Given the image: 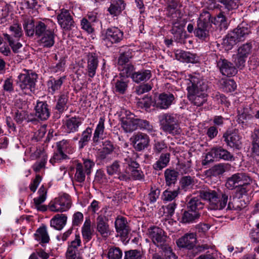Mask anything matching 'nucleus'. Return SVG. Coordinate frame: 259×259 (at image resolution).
Returning <instances> with one entry per match:
<instances>
[{
  "instance_id": "f257e3e1",
  "label": "nucleus",
  "mask_w": 259,
  "mask_h": 259,
  "mask_svg": "<svg viewBox=\"0 0 259 259\" xmlns=\"http://www.w3.org/2000/svg\"><path fill=\"white\" fill-rule=\"evenodd\" d=\"M198 193L200 198H192L187 203V208L200 212V210L203 208L204 205L200 199L202 198L207 201L209 209L220 210L226 206L228 201L229 194L226 192H222L219 190L204 188L199 190Z\"/></svg>"
},
{
  "instance_id": "f03ea898",
  "label": "nucleus",
  "mask_w": 259,
  "mask_h": 259,
  "mask_svg": "<svg viewBox=\"0 0 259 259\" xmlns=\"http://www.w3.org/2000/svg\"><path fill=\"white\" fill-rule=\"evenodd\" d=\"M187 80V98L193 105H202L207 100L206 82L197 75H189Z\"/></svg>"
},
{
  "instance_id": "7ed1b4c3",
  "label": "nucleus",
  "mask_w": 259,
  "mask_h": 259,
  "mask_svg": "<svg viewBox=\"0 0 259 259\" xmlns=\"http://www.w3.org/2000/svg\"><path fill=\"white\" fill-rule=\"evenodd\" d=\"M56 25L51 20L38 21L35 24V35L40 37V45L51 48L55 44Z\"/></svg>"
},
{
  "instance_id": "20e7f679",
  "label": "nucleus",
  "mask_w": 259,
  "mask_h": 259,
  "mask_svg": "<svg viewBox=\"0 0 259 259\" xmlns=\"http://www.w3.org/2000/svg\"><path fill=\"white\" fill-rule=\"evenodd\" d=\"M37 74L31 70L24 69L18 76L17 84L25 92L34 90Z\"/></svg>"
},
{
  "instance_id": "39448f33",
  "label": "nucleus",
  "mask_w": 259,
  "mask_h": 259,
  "mask_svg": "<svg viewBox=\"0 0 259 259\" xmlns=\"http://www.w3.org/2000/svg\"><path fill=\"white\" fill-rule=\"evenodd\" d=\"M161 129L165 133L171 135L180 133L179 121L177 115L165 113L159 117Z\"/></svg>"
},
{
  "instance_id": "423d86ee",
  "label": "nucleus",
  "mask_w": 259,
  "mask_h": 259,
  "mask_svg": "<svg viewBox=\"0 0 259 259\" xmlns=\"http://www.w3.org/2000/svg\"><path fill=\"white\" fill-rule=\"evenodd\" d=\"M71 206L70 197L67 194L60 195L51 200L48 204L49 209L53 212H63Z\"/></svg>"
},
{
  "instance_id": "0eeeda50",
  "label": "nucleus",
  "mask_w": 259,
  "mask_h": 259,
  "mask_svg": "<svg viewBox=\"0 0 259 259\" xmlns=\"http://www.w3.org/2000/svg\"><path fill=\"white\" fill-rule=\"evenodd\" d=\"M123 37V32L116 27L108 28L101 35L102 42L107 47H110L113 44L120 42Z\"/></svg>"
},
{
  "instance_id": "6e6552de",
  "label": "nucleus",
  "mask_w": 259,
  "mask_h": 259,
  "mask_svg": "<svg viewBox=\"0 0 259 259\" xmlns=\"http://www.w3.org/2000/svg\"><path fill=\"white\" fill-rule=\"evenodd\" d=\"M211 15L207 11L202 13L197 22V28L195 31L197 37L205 40L209 36L208 27L210 22Z\"/></svg>"
},
{
  "instance_id": "1a4fd4ad",
  "label": "nucleus",
  "mask_w": 259,
  "mask_h": 259,
  "mask_svg": "<svg viewBox=\"0 0 259 259\" xmlns=\"http://www.w3.org/2000/svg\"><path fill=\"white\" fill-rule=\"evenodd\" d=\"M149 238L153 244L159 248L161 249L168 245L167 236L165 232L160 228L152 227L148 229Z\"/></svg>"
},
{
  "instance_id": "9d476101",
  "label": "nucleus",
  "mask_w": 259,
  "mask_h": 259,
  "mask_svg": "<svg viewBox=\"0 0 259 259\" xmlns=\"http://www.w3.org/2000/svg\"><path fill=\"white\" fill-rule=\"evenodd\" d=\"M252 180L244 173H237L233 175L227 180L226 187L229 190H234L244 184H250Z\"/></svg>"
},
{
  "instance_id": "9b49d317",
  "label": "nucleus",
  "mask_w": 259,
  "mask_h": 259,
  "mask_svg": "<svg viewBox=\"0 0 259 259\" xmlns=\"http://www.w3.org/2000/svg\"><path fill=\"white\" fill-rule=\"evenodd\" d=\"M130 141L136 151H142L149 146L150 138L146 134L138 132L133 134Z\"/></svg>"
},
{
  "instance_id": "f8f14e48",
  "label": "nucleus",
  "mask_w": 259,
  "mask_h": 259,
  "mask_svg": "<svg viewBox=\"0 0 259 259\" xmlns=\"http://www.w3.org/2000/svg\"><path fill=\"white\" fill-rule=\"evenodd\" d=\"M57 20L60 27L65 31L71 30L75 27L73 16L67 10L62 9L57 15Z\"/></svg>"
},
{
  "instance_id": "ddd939ff",
  "label": "nucleus",
  "mask_w": 259,
  "mask_h": 259,
  "mask_svg": "<svg viewBox=\"0 0 259 259\" xmlns=\"http://www.w3.org/2000/svg\"><path fill=\"white\" fill-rule=\"evenodd\" d=\"M196 242V235L194 233H186L176 241V244L179 248L193 251H194Z\"/></svg>"
},
{
  "instance_id": "4468645a",
  "label": "nucleus",
  "mask_w": 259,
  "mask_h": 259,
  "mask_svg": "<svg viewBox=\"0 0 259 259\" xmlns=\"http://www.w3.org/2000/svg\"><path fill=\"white\" fill-rule=\"evenodd\" d=\"M224 141L231 148L240 149L241 147V136L237 130L227 131L223 136Z\"/></svg>"
},
{
  "instance_id": "2eb2a0df",
  "label": "nucleus",
  "mask_w": 259,
  "mask_h": 259,
  "mask_svg": "<svg viewBox=\"0 0 259 259\" xmlns=\"http://www.w3.org/2000/svg\"><path fill=\"white\" fill-rule=\"evenodd\" d=\"M217 67L223 75L234 76L237 73L236 67L224 58H220L217 61Z\"/></svg>"
},
{
  "instance_id": "dca6fc26",
  "label": "nucleus",
  "mask_w": 259,
  "mask_h": 259,
  "mask_svg": "<svg viewBox=\"0 0 259 259\" xmlns=\"http://www.w3.org/2000/svg\"><path fill=\"white\" fill-rule=\"evenodd\" d=\"M120 121L121 127L125 133H132L137 129V118L131 112H126Z\"/></svg>"
},
{
  "instance_id": "f3484780",
  "label": "nucleus",
  "mask_w": 259,
  "mask_h": 259,
  "mask_svg": "<svg viewBox=\"0 0 259 259\" xmlns=\"http://www.w3.org/2000/svg\"><path fill=\"white\" fill-rule=\"evenodd\" d=\"M175 98V95L169 92L161 93L155 101V106L161 109H167L172 105Z\"/></svg>"
},
{
  "instance_id": "a211bd4d",
  "label": "nucleus",
  "mask_w": 259,
  "mask_h": 259,
  "mask_svg": "<svg viewBox=\"0 0 259 259\" xmlns=\"http://www.w3.org/2000/svg\"><path fill=\"white\" fill-rule=\"evenodd\" d=\"M96 231L103 238H107L110 235L108 219L100 215L96 219Z\"/></svg>"
},
{
  "instance_id": "6ab92c4d",
  "label": "nucleus",
  "mask_w": 259,
  "mask_h": 259,
  "mask_svg": "<svg viewBox=\"0 0 259 259\" xmlns=\"http://www.w3.org/2000/svg\"><path fill=\"white\" fill-rule=\"evenodd\" d=\"M207 155H209L213 158L222 159L228 161H232L234 159L233 154L220 146H215L211 148Z\"/></svg>"
},
{
  "instance_id": "aec40b11",
  "label": "nucleus",
  "mask_w": 259,
  "mask_h": 259,
  "mask_svg": "<svg viewBox=\"0 0 259 259\" xmlns=\"http://www.w3.org/2000/svg\"><path fill=\"white\" fill-rule=\"evenodd\" d=\"M115 227L118 235L121 237H126L130 232V228L128 225L126 219L118 216L115 221Z\"/></svg>"
},
{
  "instance_id": "412c9836",
  "label": "nucleus",
  "mask_w": 259,
  "mask_h": 259,
  "mask_svg": "<svg viewBox=\"0 0 259 259\" xmlns=\"http://www.w3.org/2000/svg\"><path fill=\"white\" fill-rule=\"evenodd\" d=\"M38 196L33 199V206L38 211L45 212L48 208V205L42 204L47 198V190L41 186L38 191Z\"/></svg>"
},
{
  "instance_id": "4be33fe9",
  "label": "nucleus",
  "mask_w": 259,
  "mask_h": 259,
  "mask_svg": "<svg viewBox=\"0 0 259 259\" xmlns=\"http://www.w3.org/2000/svg\"><path fill=\"white\" fill-rule=\"evenodd\" d=\"M87 66L86 70L90 77H94L96 73L99 61L98 57L95 53H89L87 57Z\"/></svg>"
},
{
  "instance_id": "5701e85b",
  "label": "nucleus",
  "mask_w": 259,
  "mask_h": 259,
  "mask_svg": "<svg viewBox=\"0 0 259 259\" xmlns=\"http://www.w3.org/2000/svg\"><path fill=\"white\" fill-rule=\"evenodd\" d=\"M35 115L41 120H46L50 116V110L46 102L37 101L35 106Z\"/></svg>"
},
{
  "instance_id": "b1692460",
  "label": "nucleus",
  "mask_w": 259,
  "mask_h": 259,
  "mask_svg": "<svg viewBox=\"0 0 259 259\" xmlns=\"http://www.w3.org/2000/svg\"><path fill=\"white\" fill-rule=\"evenodd\" d=\"M125 5L123 0H111L107 11L112 16H118L124 10Z\"/></svg>"
},
{
  "instance_id": "393cba45",
  "label": "nucleus",
  "mask_w": 259,
  "mask_h": 259,
  "mask_svg": "<svg viewBox=\"0 0 259 259\" xmlns=\"http://www.w3.org/2000/svg\"><path fill=\"white\" fill-rule=\"evenodd\" d=\"M123 160L128 166L132 168H139L140 164L136 161L138 154L134 150L125 151L122 153Z\"/></svg>"
},
{
  "instance_id": "a878e982",
  "label": "nucleus",
  "mask_w": 259,
  "mask_h": 259,
  "mask_svg": "<svg viewBox=\"0 0 259 259\" xmlns=\"http://www.w3.org/2000/svg\"><path fill=\"white\" fill-rule=\"evenodd\" d=\"M200 212L194 211L189 208L184 210L180 220L183 224H191L196 222L200 217Z\"/></svg>"
},
{
  "instance_id": "bb28decb",
  "label": "nucleus",
  "mask_w": 259,
  "mask_h": 259,
  "mask_svg": "<svg viewBox=\"0 0 259 259\" xmlns=\"http://www.w3.org/2000/svg\"><path fill=\"white\" fill-rule=\"evenodd\" d=\"M82 124L80 118L72 117L65 121V128L68 133L78 132L79 126Z\"/></svg>"
},
{
  "instance_id": "cd10ccee",
  "label": "nucleus",
  "mask_w": 259,
  "mask_h": 259,
  "mask_svg": "<svg viewBox=\"0 0 259 259\" xmlns=\"http://www.w3.org/2000/svg\"><path fill=\"white\" fill-rule=\"evenodd\" d=\"M176 56L178 60L186 63H194L198 60V57L195 54L182 50H177Z\"/></svg>"
},
{
  "instance_id": "c85d7f7f",
  "label": "nucleus",
  "mask_w": 259,
  "mask_h": 259,
  "mask_svg": "<svg viewBox=\"0 0 259 259\" xmlns=\"http://www.w3.org/2000/svg\"><path fill=\"white\" fill-rule=\"evenodd\" d=\"M67 217L65 214H57L50 221L51 226L54 229L61 230L66 225Z\"/></svg>"
},
{
  "instance_id": "c756f323",
  "label": "nucleus",
  "mask_w": 259,
  "mask_h": 259,
  "mask_svg": "<svg viewBox=\"0 0 259 259\" xmlns=\"http://www.w3.org/2000/svg\"><path fill=\"white\" fill-rule=\"evenodd\" d=\"M119 52L120 55L118 59V64L120 66H123L128 63L133 57L132 50L127 47H121Z\"/></svg>"
},
{
  "instance_id": "7c9ffc66",
  "label": "nucleus",
  "mask_w": 259,
  "mask_h": 259,
  "mask_svg": "<svg viewBox=\"0 0 259 259\" xmlns=\"http://www.w3.org/2000/svg\"><path fill=\"white\" fill-rule=\"evenodd\" d=\"M152 76L151 71L150 70L142 69L135 72L132 75V79L136 83L146 82Z\"/></svg>"
},
{
  "instance_id": "2f4dec72",
  "label": "nucleus",
  "mask_w": 259,
  "mask_h": 259,
  "mask_svg": "<svg viewBox=\"0 0 259 259\" xmlns=\"http://www.w3.org/2000/svg\"><path fill=\"white\" fill-rule=\"evenodd\" d=\"M69 100L68 93H61L58 97L55 109L59 113H62L68 108L67 103Z\"/></svg>"
},
{
  "instance_id": "473e14b6",
  "label": "nucleus",
  "mask_w": 259,
  "mask_h": 259,
  "mask_svg": "<svg viewBox=\"0 0 259 259\" xmlns=\"http://www.w3.org/2000/svg\"><path fill=\"white\" fill-rule=\"evenodd\" d=\"M65 78V76L60 77L58 79L51 77L47 82L49 93L53 95L56 92L58 91L61 89Z\"/></svg>"
},
{
  "instance_id": "72a5a7b5",
  "label": "nucleus",
  "mask_w": 259,
  "mask_h": 259,
  "mask_svg": "<svg viewBox=\"0 0 259 259\" xmlns=\"http://www.w3.org/2000/svg\"><path fill=\"white\" fill-rule=\"evenodd\" d=\"M236 37L239 41L244 40L246 37L251 33L250 27L243 24H239L237 28L233 30Z\"/></svg>"
},
{
  "instance_id": "f704fd0d",
  "label": "nucleus",
  "mask_w": 259,
  "mask_h": 259,
  "mask_svg": "<svg viewBox=\"0 0 259 259\" xmlns=\"http://www.w3.org/2000/svg\"><path fill=\"white\" fill-rule=\"evenodd\" d=\"M34 236L35 239L41 244L49 243L50 241V237L45 226L38 228L34 234Z\"/></svg>"
},
{
  "instance_id": "c9c22d12",
  "label": "nucleus",
  "mask_w": 259,
  "mask_h": 259,
  "mask_svg": "<svg viewBox=\"0 0 259 259\" xmlns=\"http://www.w3.org/2000/svg\"><path fill=\"white\" fill-rule=\"evenodd\" d=\"M210 21L220 30H226L228 28V23L227 19L224 15V12H220L216 17L210 19Z\"/></svg>"
},
{
  "instance_id": "e433bc0d",
  "label": "nucleus",
  "mask_w": 259,
  "mask_h": 259,
  "mask_svg": "<svg viewBox=\"0 0 259 259\" xmlns=\"http://www.w3.org/2000/svg\"><path fill=\"white\" fill-rule=\"evenodd\" d=\"M105 117H101L99 119L98 124H97L95 131L94 132L93 137V145H96L99 142L100 136L103 134L105 126Z\"/></svg>"
},
{
  "instance_id": "4c0bfd02",
  "label": "nucleus",
  "mask_w": 259,
  "mask_h": 259,
  "mask_svg": "<svg viewBox=\"0 0 259 259\" xmlns=\"http://www.w3.org/2000/svg\"><path fill=\"white\" fill-rule=\"evenodd\" d=\"M251 151L253 154L259 156V126L253 129L251 135Z\"/></svg>"
},
{
  "instance_id": "58836bf2",
  "label": "nucleus",
  "mask_w": 259,
  "mask_h": 259,
  "mask_svg": "<svg viewBox=\"0 0 259 259\" xmlns=\"http://www.w3.org/2000/svg\"><path fill=\"white\" fill-rule=\"evenodd\" d=\"M92 135V129L90 127H88L83 131L81 134L80 138L78 141L79 149H83L87 146L91 140Z\"/></svg>"
},
{
  "instance_id": "ea45409f",
  "label": "nucleus",
  "mask_w": 259,
  "mask_h": 259,
  "mask_svg": "<svg viewBox=\"0 0 259 259\" xmlns=\"http://www.w3.org/2000/svg\"><path fill=\"white\" fill-rule=\"evenodd\" d=\"M170 160V154L169 153H162L160 156L159 159L153 165L155 170H161L165 167Z\"/></svg>"
},
{
  "instance_id": "a19ab883",
  "label": "nucleus",
  "mask_w": 259,
  "mask_h": 259,
  "mask_svg": "<svg viewBox=\"0 0 259 259\" xmlns=\"http://www.w3.org/2000/svg\"><path fill=\"white\" fill-rule=\"evenodd\" d=\"M164 174L166 185L170 186L176 183L179 175L178 171L167 168L164 171Z\"/></svg>"
},
{
  "instance_id": "79ce46f5",
  "label": "nucleus",
  "mask_w": 259,
  "mask_h": 259,
  "mask_svg": "<svg viewBox=\"0 0 259 259\" xmlns=\"http://www.w3.org/2000/svg\"><path fill=\"white\" fill-rule=\"evenodd\" d=\"M245 206L244 201L239 199L231 198L230 196L229 201L226 208L227 210H240Z\"/></svg>"
},
{
  "instance_id": "37998d69",
  "label": "nucleus",
  "mask_w": 259,
  "mask_h": 259,
  "mask_svg": "<svg viewBox=\"0 0 259 259\" xmlns=\"http://www.w3.org/2000/svg\"><path fill=\"white\" fill-rule=\"evenodd\" d=\"M23 25L27 35L32 36L34 33L35 34V25L32 18L24 19Z\"/></svg>"
},
{
  "instance_id": "c03bdc74",
  "label": "nucleus",
  "mask_w": 259,
  "mask_h": 259,
  "mask_svg": "<svg viewBox=\"0 0 259 259\" xmlns=\"http://www.w3.org/2000/svg\"><path fill=\"white\" fill-rule=\"evenodd\" d=\"M195 184V177L190 176L182 177L180 181V187L185 191L192 188Z\"/></svg>"
},
{
  "instance_id": "a18cd8bd",
  "label": "nucleus",
  "mask_w": 259,
  "mask_h": 259,
  "mask_svg": "<svg viewBox=\"0 0 259 259\" xmlns=\"http://www.w3.org/2000/svg\"><path fill=\"white\" fill-rule=\"evenodd\" d=\"M218 2L222 4L221 7L226 12L233 11L239 6L238 0H218Z\"/></svg>"
},
{
  "instance_id": "49530a36",
  "label": "nucleus",
  "mask_w": 259,
  "mask_h": 259,
  "mask_svg": "<svg viewBox=\"0 0 259 259\" xmlns=\"http://www.w3.org/2000/svg\"><path fill=\"white\" fill-rule=\"evenodd\" d=\"M128 80L125 78L117 79L115 82V91L120 94H124L128 88Z\"/></svg>"
},
{
  "instance_id": "de8ad7c7",
  "label": "nucleus",
  "mask_w": 259,
  "mask_h": 259,
  "mask_svg": "<svg viewBox=\"0 0 259 259\" xmlns=\"http://www.w3.org/2000/svg\"><path fill=\"white\" fill-rule=\"evenodd\" d=\"M238 42L239 41L233 31L228 33L223 39V45L228 50H231Z\"/></svg>"
},
{
  "instance_id": "09e8293b",
  "label": "nucleus",
  "mask_w": 259,
  "mask_h": 259,
  "mask_svg": "<svg viewBox=\"0 0 259 259\" xmlns=\"http://www.w3.org/2000/svg\"><path fill=\"white\" fill-rule=\"evenodd\" d=\"M81 233L83 239L87 241L91 240L93 231L91 230V221L89 219H86L81 229Z\"/></svg>"
},
{
  "instance_id": "8fccbe9b",
  "label": "nucleus",
  "mask_w": 259,
  "mask_h": 259,
  "mask_svg": "<svg viewBox=\"0 0 259 259\" xmlns=\"http://www.w3.org/2000/svg\"><path fill=\"white\" fill-rule=\"evenodd\" d=\"M4 39L8 41L9 45L15 53H18L20 52V50L22 47V45L20 42H17L18 40L14 39V38L11 36L10 34L5 33L4 34Z\"/></svg>"
},
{
  "instance_id": "3c124183",
  "label": "nucleus",
  "mask_w": 259,
  "mask_h": 259,
  "mask_svg": "<svg viewBox=\"0 0 259 259\" xmlns=\"http://www.w3.org/2000/svg\"><path fill=\"white\" fill-rule=\"evenodd\" d=\"M251 110L248 107H240L238 109V120L239 122L243 123L244 120H249L253 118L250 113Z\"/></svg>"
},
{
  "instance_id": "603ef678",
  "label": "nucleus",
  "mask_w": 259,
  "mask_h": 259,
  "mask_svg": "<svg viewBox=\"0 0 259 259\" xmlns=\"http://www.w3.org/2000/svg\"><path fill=\"white\" fill-rule=\"evenodd\" d=\"M87 173L83 169V166L81 163H78L75 167V180L78 183H82L85 181Z\"/></svg>"
},
{
  "instance_id": "864d4df0",
  "label": "nucleus",
  "mask_w": 259,
  "mask_h": 259,
  "mask_svg": "<svg viewBox=\"0 0 259 259\" xmlns=\"http://www.w3.org/2000/svg\"><path fill=\"white\" fill-rule=\"evenodd\" d=\"M103 150L101 152L100 157L101 159L106 158L107 155L112 153L115 149L113 144L109 140H105L103 142Z\"/></svg>"
},
{
  "instance_id": "5fc2aeb1",
  "label": "nucleus",
  "mask_w": 259,
  "mask_h": 259,
  "mask_svg": "<svg viewBox=\"0 0 259 259\" xmlns=\"http://www.w3.org/2000/svg\"><path fill=\"white\" fill-rule=\"evenodd\" d=\"M139 127L141 130L146 131L151 135H154L155 132L153 126L149 122V121L137 118V127Z\"/></svg>"
},
{
  "instance_id": "6e6d98bb",
  "label": "nucleus",
  "mask_w": 259,
  "mask_h": 259,
  "mask_svg": "<svg viewBox=\"0 0 259 259\" xmlns=\"http://www.w3.org/2000/svg\"><path fill=\"white\" fill-rule=\"evenodd\" d=\"M221 84L223 91L226 92H233L237 87L236 82L232 79H222Z\"/></svg>"
},
{
  "instance_id": "4d7b16f0",
  "label": "nucleus",
  "mask_w": 259,
  "mask_h": 259,
  "mask_svg": "<svg viewBox=\"0 0 259 259\" xmlns=\"http://www.w3.org/2000/svg\"><path fill=\"white\" fill-rule=\"evenodd\" d=\"M9 30L12 34L10 35L14 39L18 40L23 35V31L21 25L15 23L10 26Z\"/></svg>"
},
{
  "instance_id": "13d9d810",
  "label": "nucleus",
  "mask_w": 259,
  "mask_h": 259,
  "mask_svg": "<svg viewBox=\"0 0 259 259\" xmlns=\"http://www.w3.org/2000/svg\"><path fill=\"white\" fill-rule=\"evenodd\" d=\"M57 149L58 151H62V152L71 153L73 152L70 141L67 140H62L57 143Z\"/></svg>"
},
{
  "instance_id": "bf43d9fd",
  "label": "nucleus",
  "mask_w": 259,
  "mask_h": 259,
  "mask_svg": "<svg viewBox=\"0 0 259 259\" xmlns=\"http://www.w3.org/2000/svg\"><path fill=\"white\" fill-rule=\"evenodd\" d=\"M107 255L109 259H121L122 251L119 247H111L108 249Z\"/></svg>"
},
{
  "instance_id": "052dcab7",
  "label": "nucleus",
  "mask_w": 259,
  "mask_h": 259,
  "mask_svg": "<svg viewBox=\"0 0 259 259\" xmlns=\"http://www.w3.org/2000/svg\"><path fill=\"white\" fill-rule=\"evenodd\" d=\"M252 48V43L251 42H247L241 46L238 49V53L241 56L247 58L248 55L251 53Z\"/></svg>"
},
{
  "instance_id": "680f3d73",
  "label": "nucleus",
  "mask_w": 259,
  "mask_h": 259,
  "mask_svg": "<svg viewBox=\"0 0 259 259\" xmlns=\"http://www.w3.org/2000/svg\"><path fill=\"white\" fill-rule=\"evenodd\" d=\"M184 26V23H181L180 20L178 18L172 22L170 31L173 34L180 35L183 32Z\"/></svg>"
},
{
  "instance_id": "e2e57ef3",
  "label": "nucleus",
  "mask_w": 259,
  "mask_h": 259,
  "mask_svg": "<svg viewBox=\"0 0 259 259\" xmlns=\"http://www.w3.org/2000/svg\"><path fill=\"white\" fill-rule=\"evenodd\" d=\"M143 253L137 249L130 250L124 253V259H142Z\"/></svg>"
},
{
  "instance_id": "0e129e2a",
  "label": "nucleus",
  "mask_w": 259,
  "mask_h": 259,
  "mask_svg": "<svg viewBox=\"0 0 259 259\" xmlns=\"http://www.w3.org/2000/svg\"><path fill=\"white\" fill-rule=\"evenodd\" d=\"M182 7V4L180 1L171 0L168 4L167 10L168 11L169 14H172L174 12L175 13H180V11L179 10L178 8Z\"/></svg>"
},
{
  "instance_id": "69168bd1",
  "label": "nucleus",
  "mask_w": 259,
  "mask_h": 259,
  "mask_svg": "<svg viewBox=\"0 0 259 259\" xmlns=\"http://www.w3.org/2000/svg\"><path fill=\"white\" fill-rule=\"evenodd\" d=\"M68 158V156L62 151H57L54 153L53 156L50 160V163L54 165L56 162H60L62 160Z\"/></svg>"
},
{
  "instance_id": "338daca9",
  "label": "nucleus",
  "mask_w": 259,
  "mask_h": 259,
  "mask_svg": "<svg viewBox=\"0 0 259 259\" xmlns=\"http://www.w3.org/2000/svg\"><path fill=\"white\" fill-rule=\"evenodd\" d=\"M120 171V162L118 160L114 161L111 165L107 167V171L109 175L118 174Z\"/></svg>"
},
{
  "instance_id": "774afa93",
  "label": "nucleus",
  "mask_w": 259,
  "mask_h": 259,
  "mask_svg": "<svg viewBox=\"0 0 259 259\" xmlns=\"http://www.w3.org/2000/svg\"><path fill=\"white\" fill-rule=\"evenodd\" d=\"M232 58L233 62L237 68L241 69L244 67L246 57L237 53V54L233 55Z\"/></svg>"
}]
</instances>
